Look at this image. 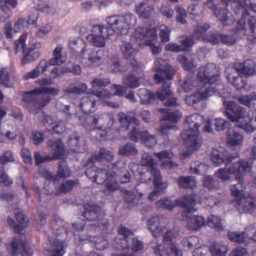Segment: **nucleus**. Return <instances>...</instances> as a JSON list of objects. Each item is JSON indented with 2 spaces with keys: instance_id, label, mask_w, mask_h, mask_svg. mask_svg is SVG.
<instances>
[{
  "instance_id": "obj_25",
  "label": "nucleus",
  "mask_w": 256,
  "mask_h": 256,
  "mask_svg": "<svg viewBox=\"0 0 256 256\" xmlns=\"http://www.w3.org/2000/svg\"><path fill=\"white\" fill-rule=\"evenodd\" d=\"M224 86L219 82L216 83H207L205 85L204 90L201 89L200 94L204 100H205L212 95H220L222 97V94L224 92H222L224 90Z\"/></svg>"
},
{
  "instance_id": "obj_58",
  "label": "nucleus",
  "mask_w": 256,
  "mask_h": 256,
  "mask_svg": "<svg viewBox=\"0 0 256 256\" xmlns=\"http://www.w3.org/2000/svg\"><path fill=\"white\" fill-rule=\"evenodd\" d=\"M171 30V28L166 25H160L159 36L162 43H166L170 41Z\"/></svg>"
},
{
  "instance_id": "obj_8",
  "label": "nucleus",
  "mask_w": 256,
  "mask_h": 256,
  "mask_svg": "<svg viewBox=\"0 0 256 256\" xmlns=\"http://www.w3.org/2000/svg\"><path fill=\"white\" fill-rule=\"evenodd\" d=\"M172 233L168 230L163 236V244L157 242L152 246L154 252L156 256H182V252L174 244L172 240Z\"/></svg>"
},
{
  "instance_id": "obj_24",
  "label": "nucleus",
  "mask_w": 256,
  "mask_h": 256,
  "mask_svg": "<svg viewBox=\"0 0 256 256\" xmlns=\"http://www.w3.org/2000/svg\"><path fill=\"white\" fill-rule=\"evenodd\" d=\"M118 120L120 124V128L124 131L127 130L130 124H136V127L137 128L139 126V120L130 112H119L118 114Z\"/></svg>"
},
{
  "instance_id": "obj_42",
  "label": "nucleus",
  "mask_w": 256,
  "mask_h": 256,
  "mask_svg": "<svg viewBox=\"0 0 256 256\" xmlns=\"http://www.w3.org/2000/svg\"><path fill=\"white\" fill-rule=\"evenodd\" d=\"M48 68V62L46 60H42L40 61L38 64L36 68L32 71L26 74L24 76V78L25 80H28L30 78H37L40 74L45 72Z\"/></svg>"
},
{
  "instance_id": "obj_21",
  "label": "nucleus",
  "mask_w": 256,
  "mask_h": 256,
  "mask_svg": "<svg viewBox=\"0 0 256 256\" xmlns=\"http://www.w3.org/2000/svg\"><path fill=\"white\" fill-rule=\"evenodd\" d=\"M166 222V218L162 215L152 216L148 222V228L154 237L158 238L160 236Z\"/></svg>"
},
{
  "instance_id": "obj_53",
  "label": "nucleus",
  "mask_w": 256,
  "mask_h": 256,
  "mask_svg": "<svg viewBox=\"0 0 256 256\" xmlns=\"http://www.w3.org/2000/svg\"><path fill=\"white\" fill-rule=\"evenodd\" d=\"M124 198L126 202L130 206H134L139 203V199L134 193L131 190H124Z\"/></svg>"
},
{
  "instance_id": "obj_15",
  "label": "nucleus",
  "mask_w": 256,
  "mask_h": 256,
  "mask_svg": "<svg viewBox=\"0 0 256 256\" xmlns=\"http://www.w3.org/2000/svg\"><path fill=\"white\" fill-rule=\"evenodd\" d=\"M86 122L90 124H94L99 129L106 130L110 128L114 123V116L112 113L104 112L100 114L88 115L86 117Z\"/></svg>"
},
{
  "instance_id": "obj_45",
  "label": "nucleus",
  "mask_w": 256,
  "mask_h": 256,
  "mask_svg": "<svg viewBox=\"0 0 256 256\" xmlns=\"http://www.w3.org/2000/svg\"><path fill=\"white\" fill-rule=\"evenodd\" d=\"M58 168L56 174L58 182L62 179H66L71 176V170L64 160L58 162Z\"/></svg>"
},
{
  "instance_id": "obj_22",
  "label": "nucleus",
  "mask_w": 256,
  "mask_h": 256,
  "mask_svg": "<svg viewBox=\"0 0 256 256\" xmlns=\"http://www.w3.org/2000/svg\"><path fill=\"white\" fill-rule=\"evenodd\" d=\"M153 178V184L154 186V190L151 192L148 196L150 200H154L156 196H158L166 187V185L162 182V177L160 172L158 168L153 169L150 172Z\"/></svg>"
},
{
  "instance_id": "obj_47",
  "label": "nucleus",
  "mask_w": 256,
  "mask_h": 256,
  "mask_svg": "<svg viewBox=\"0 0 256 256\" xmlns=\"http://www.w3.org/2000/svg\"><path fill=\"white\" fill-rule=\"evenodd\" d=\"M118 154L126 156H134L138 154V150L134 144L128 142L120 148Z\"/></svg>"
},
{
  "instance_id": "obj_30",
  "label": "nucleus",
  "mask_w": 256,
  "mask_h": 256,
  "mask_svg": "<svg viewBox=\"0 0 256 256\" xmlns=\"http://www.w3.org/2000/svg\"><path fill=\"white\" fill-rule=\"evenodd\" d=\"M174 127V126L168 122H164L161 124L158 128V140L162 141L160 144L163 147H168L170 143L169 138L170 130Z\"/></svg>"
},
{
  "instance_id": "obj_31",
  "label": "nucleus",
  "mask_w": 256,
  "mask_h": 256,
  "mask_svg": "<svg viewBox=\"0 0 256 256\" xmlns=\"http://www.w3.org/2000/svg\"><path fill=\"white\" fill-rule=\"evenodd\" d=\"M40 43H36L26 50H24L21 62L22 65L34 61L38 58L40 53L37 52H33V51L36 48L40 47Z\"/></svg>"
},
{
  "instance_id": "obj_43",
  "label": "nucleus",
  "mask_w": 256,
  "mask_h": 256,
  "mask_svg": "<svg viewBox=\"0 0 256 256\" xmlns=\"http://www.w3.org/2000/svg\"><path fill=\"white\" fill-rule=\"evenodd\" d=\"M180 188L194 189L196 187V181L194 176H180L176 179Z\"/></svg>"
},
{
  "instance_id": "obj_10",
  "label": "nucleus",
  "mask_w": 256,
  "mask_h": 256,
  "mask_svg": "<svg viewBox=\"0 0 256 256\" xmlns=\"http://www.w3.org/2000/svg\"><path fill=\"white\" fill-rule=\"evenodd\" d=\"M84 208L82 216L87 221H95L96 222L95 225H104L108 228L110 224L106 220H104V212L100 206L95 204L87 202L84 204Z\"/></svg>"
},
{
  "instance_id": "obj_41",
  "label": "nucleus",
  "mask_w": 256,
  "mask_h": 256,
  "mask_svg": "<svg viewBox=\"0 0 256 256\" xmlns=\"http://www.w3.org/2000/svg\"><path fill=\"white\" fill-rule=\"evenodd\" d=\"M136 94L140 98V102L142 104H151L156 98V94L146 88H140Z\"/></svg>"
},
{
  "instance_id": "obj_56",
  "label": "nucleus",
  "mask_w": 256,
  "mask_h": 256,
  "mask_svg": "<svg viewBox=\"0 0 256 256\" xmlns=\"http://www.w3.org/2000/svg\"><path fill=\"white\" fill-rule=\"evenodd\" d=\"M178 60L182 65L184 70L189 72H193L195 70L196 66L194 64V60H188L186 57L184 56H180L178 57Z\"/></svg>"
},
{
  "instance_id": "obj_54",
  "label": "nucleus",
  "mask_w": 256,
  "mask_h": 256,
  "mask_svg": "<svg viewBox=\"0 0 256 256\" xmlns=\"http://www.w3.org/2000/svg\"><path fill=\"white\" fill-rule=\"evenodd\" d=\"M246 233L244 232H230L228 234L229 240L234 242L240 244L244 242L246 240Z\"/></svg>"
},
{
  "instance_id": "obj_1",
  "label": "nucleus",
  "mask_w": 256,
  "mask_h": 256,
  "mask_svg": "<svg viewBox=\"0 0 256 256\" xmlns=\"http://www.w3.org/2000/svg\"><path fill=\"white\" fill-rule=\"evenodd\" d=\"M36 82L40 86L24 92L22 100L26 104L32 106L36 110H40L45 107L50 100V96L44 94H48L55 96L58 94V90L55 88L47 86L52 84V80L50 78H42L38 80Z\"/></svg>"
},
{
  "instance_id": "obj_18",
  "label": "nucleus",
  "mask_w": 256,
  "mask_h": 256,
  "mask_svg": "<svg viewBox=\"0 0 256 256\" xmlns=\"http://www.w3.org/2000/svg\"><path fill=\"white\" fill-rule=\"evenodd\" d=\"M130 140L136 142L140 140L147 147L152 148L156 144V136L150 135L147 130L140 131L138 128L133 126L132 130L129 132Z\"/></svg>"
},
{
  "instance_id": "obj_39",
  "label": "nucleus",
  "mask_w": 256,
  "mask_h": 256,
  "mask_svg": "<svg viewBox=\"0 0 256 256\" xmlns=\"http://www.w3.org/2000/svg\"><path fill=\"white\" fill-rule=\"evenodd\" d=\"M79 184L80 180L78 179L62 180L59 185L56 194L59 195L61 194H67L72 190L74 187L78 186Z\"/></svg>"
},
{
  "instance_id": "obj_36",
  "label": "nucleus",
  "mask_w": 256,
  "mask_h": 256,
  "mask_svg": "<svg viewBox=\"0 0 256 256\" xmlns=\"http://www.w3.org/2000/svg\"><path fill=\"white\" fill-rule=\"evenodd\" d=\"M245 172H242L240 174L236 176V178L238 179L239 181L236 184L232 185L230 186V191L232 195L236 199L244 195V192L246 190V186L242 182L243 178L242 174Z\"/></svg>"
},
{
  "instance_id": "obj_46",
  "label": "nucleus",
  "mask_w": 256,
  "mask_h": 256,
  "mask_svg": "<svg viewBox=\"0 0 256 256\" xmlns=\"http://www.w3.org/2000/svg\"><path fill=\"white\" fill-rule=\"evenodd\" d=\"M123 56L126 59L134 60L133 58L138 53V50L134 48L130 42H124L120 46ZM130 61H129V62Z\"/></svg>"
},
{
  "instance_id": "obj_7",
  "label": "nucleus",
  "mask_w": 256,
  "mask_h": 256,
  "mask_svg": "<svg viewBox=\"0 0 256 256\" xmlns=\"http://www.w3.org/2000/svg\"><path fill=\"white\" fill-rule=\"evenodd\" d=\"M225 165L226 168H220L216 174V176L222 181L230 180L232 174L236 176L242 172H246L250 170V166L248 161L246 160H240L232 163H226Z\"/></svg>"
},
{
  "instance_id": "obj_37",
  "label": "nucleus",
  "mask_w": 256,
  "mask_h": 256,
  "mask_svg": "<svg viewBox=\"0 0 256 256\" xmlns=\"http://www.w3.org/2000/svg\"><path fill=\"white\" fill-rule=\"evenodd\" d=\"M159 111L164 114L160 118V121L166 120L176 124L182 118V114L178 110L170 112L168 109L160 108Z\"/></svg>"
},
{
  "instance_id": "obj_38",
  "label": "nucleus",
  "mask_w": 256,
  "mask_h": 256,
  "mask_svg": "<svg viewBox=\"0 0 256 256\" xmlns=\"http://www.w3.org/2000/svg\"><path fill=\"white\" fill-rule=\"evenodd\" d=\"M154 11L152 5H148L145 2L136 4V12L140 18H149Z\"/></svg>"
},
{
  "instance_id": "obj_48",
  "label": "nucleus",
  "mask_w": 256,
  "mask_h": 256,
  "mask_svg": "<svg viewBox=\"0 0 256 256\" xmlns=\"http://www.w3.org/2000/svg\"><path fill=\"white\" fill-rule=\"evenodd\" d=\"M66 252L63 242L54 239L52 241V248H50V253L52 254L50 256H62Z\"/></svg>"
},
{
  "instance_id": "obj_57",
  "label": "nucleus",
  "mask_w": 256,
  "mask_h": 256,
  "mask_svg": "<svg viewBox=\"0 0 256 256\" xmlns=\"http://www.w3.org/2000/svg\"><path fill=\"white\" fill-rule=\"evenodd\" d=\"M110 68L113 73L124 72L128 69L127 66H122L120 64V60L118 58H114L110 60Z\"/></svg>"
},
{
  "instance_id": "obj_33",
  "label": "nucleus",
  "mask_w": 256,
  "mask_h": 256,
  "mask_svg": "<svg viewBox=\"0 0 256 256\" xmlns=\"http://www.w3.org/2000/svg\"><path fill=\"white\" fill-rule=\"evenodd\" d=\"M228 144L232 146H240L243 143L244 136L238 131L234 128L228 129L226 134Z\"/></svg>"
},
{
  "instance_id": "obj_60",
  "label": "nucleus",
  "mask_w": 256,
  "mask_h": 256,
  "mask_svg": "<svg viewBox=\"0 0 256 256\" xmlns=\"http://www.w3.org/2000/svg\"><path fill=\"white\" fill-rule=\"evenodd\" d=\"M208 224L210 227L222 230V220L218 216L210 215L208 218Z\"/></svg>"
},
{
  "instance_id": "obj_19",
  "label": "nucleus",
  "mask_w": 256,
  "mask_h": 256,
  "mask_svg": "<svg viewBox=\"0 0 256 256\" xmlns=\"http://www.w3.org/2000/svg\"><path fill=\"white\" fill-rule=\"evenodd\" d=\"M22 236H18L13 238L11 244L12 256H32L33 252L27 244L26 240H22Z\"/></svg>"
},
{
  "instance_id": "obj_52",
  "label": "nucleus",
  "mask_w": 256,
  "mask_h": 256,
  "mask_svg": "<svg viewBox=\"0 0 256 256\" xmlns=\"http://www.w3.org/2000/svg\"><path fill=\"white\" fill-rule=\"evenodd\" d=\"M0 84L8 88L12 86L10 82V74L6 68H2L0 70Z\"/></svg>"
},
{
  "instance_id": "obj_63",
  "label": "nucleus",
  "mask_w": 256,
  "mask_h": 256,
  "mask_svg": "<svg viewBox=\"0 0 256 256\" xmlns=\"http://www.w3.org/2000/svg\"><path fill=\"white\" fill-rule=\"evenodd\" d=\"M12 183V180L5 172L4 168L0 166V184L2 186H10Z\"/></svg>"
},
{
  "instance_id": "obj_35",
  "label": "nucleus",
  "mask_w": 256,
  "mask_h": 256,
  "mask_svg": "<svg viewBox=\"0 0 256 256\" xmlns=\"http://www.w3.org/2000/svg\"><path fill=\"white\" fill-rule=\"evenodd\" d=\"M133 35L137 40H141L145 38L150 39L152 38H157L156 30L154 28H148L144 27L136 28Z\"/></svg>"
},
{
  "instance_id": "obj_44",
  "label": "nucleus",
  "mask_w": 256,
  "mask_h": 256,
  "mask_svg": "<svg viewBox=\"0 0 256 256\" xmlns=\"http://www.w3.org/2000/svg\"><path fill=\"white\" fill-rule=\"evenodd\" d=\"M238 102L249 108L256 109V92H252L249 95L242 94L237 98Z\"/></svg>"
},
{
  "instance_id": "obj_28",
  "label": "nucleus",
  "mask_w": 256,
  "mask_h": 256,
  "mask_svg": "<svg viewBox=\"0 0 256 256\" xmlns=\"http://www.w3.org/2000/svg\"><path fill=\"white\" fill-rule=\"evenodd\" d=\"M240 74L236 70L230 72H228L226 78L236 90L248 89L249 86L246 83L247 80L244 79Z\"/></svg>"
},
{
  "instance_id": "obj_50",
  "label": "nucleus",
  "mask_w": 256,
  "mask_h": 256,
  "mask_svg": "<svg viewBox=\"0 0 256 256\" xmlns=\"http://www.w3.org/2000/svg\"><path fill=\"white\" fill-rule=\"evenodd\" d=\"M205 220L202 216H192L188 220V225L194 230H198L204 225Z\"/></svg>"
},
{
  "instance_id": "obj_14",
  "label": "nucleus",
  "mask_w": 256,
  "mask_h": 256,
  "mask_svg": "<svg viewBox=\"0 0 256 256\" xmlns=\"http://www.w3.org/2000/svg\"><path fill=\"white\" fill-rule=\"evenodd\" d=\"M197 77L198 80L204 85L207 83L218 82L220 78V74L217 73L216 66L213 64L200 66L198 70Z\"/></svg>"
},
{
  "instance_id": "obj_16",
  "label": "nucleus",
  "mask_w": 256,
  "mask_h": 256,
  "mask_svg": "<svg viewBox=\"0 0 256 256\" xmlns=\"http://www.w3.org/2000/svg\"><path fill=\"white\" fill-rule=\"evenodd\" d=\"M238 156V154H232L222 146L214 148L210 152V158L212 163L216 166L222 164L232 163Z\"/></svg>"
},
{
  "instance_id": "obj_61",
  "label": "nucleus",
  "mask_w": 256,
  "mask_h": 256,
  "mask_svg": "<svg viewBox=\"0 0 256 256\" xmlns=\"http://www.w3.org/2000/svg\"><path fill=\"white\" fill-rule=\"evenodd\" d=\"M86 88L84 84H80L78 86L72 85L66 88L64 92L68 94H81L84 92Z\"/></svg>"
},
{
  "instance_id": "obj_6",
  "label": "nucleus",
  "mask_w": 256,
  "mask_h": 256,
  "mask_svg": "<svg viewBox=\"0 0 256 256\" xmlns=\"http://www.w3.org/2000/svg\"><path fill=\"white\" fill-rule=\"evenodd\" d=\"M106 22L112 28L114 32L120 34H126L132 26H134L136 22V16L132 14H126L124 16L114 15L108 16Z\"/></svg>"
},
{
  "instance_id": "obj_34",
  "label": "nucleus",
  "mask_w": 256,
  "mask_h": 256,
  "mask_svg": "<svg viewBox=\"0 0 256 256\" xmlns=\"http://www.w3.org/2000/svg\"><path fill=\"white\" fill-rule=\"evenodd\" d=\"M214 14L224 25H230L235 21L234 17L228 11V7L224 6L221 8H218L214 11Z\"/></svg>"
},
{
  "instance_id": "obj_49",
  "label": "nucleus",
  "mask_w": 256,
  "mask_h": 256,
  "mask_svg": "<svg viewBox=\"0 0 256 256\" xmlns=\"http://www.w3.org/2000/svg\"><path fill=\"white\" fill-rule=\"evenodd\" d=\"M154 156L158 158L159 160H162L164 159L167 158L166 160H164L162 162L161 166L164 168H170L172 167V162L170 160V152L168 150H163L160 152L154 153Z\"/></svg>"
},
{
  "instance_id": "obj_17",
  "label": "nucleus",
  "mask_w": 256,
  "mask_h": 256,
  "mask_svg": "<svg viewBox=\"0 0 256 256\" xmlns=\"http://www.w3.org/2000/svg\"><path fill=\"white\" fill-rule=\"evenodd\" d=\"M240 6V14H241V18L238 21V30H242L246 33L245 27L246 26V20L250 15L248 9L256 12V4L252 3L250 0H236L233 2L234 6Z\"/></svg>"
},
{
  "instance_id": "obj_23",
  "label": "nucleus",
  "mask_w": 256,
  "mask_h": 256,
  "mask_svg": "<svg viewBox=\"0 0 256 256\" xmlns=\"http://www.w3.org/2000/svg\"><path fill=\"white\" fill-rule=\"evenodd\" d=\"M236 71L248 78L256 74V63L252 59H248L242 62L236 63L234 66Z\"/></svg>"
},
{
  "instance_id": "obj_29",
  "label": "nucleus",
  "mask_w": 256,
  "mask_h": 256,
  "mask_svg": "<svg viewBox=\"0 0 256 256\" xmlns=\"http://www.w3.org/2000/svg\"><path fill=\"white\" fill-rule=\"evenodd\" d=\"M81 138L78 136L76 132L70 136L68 141L70 148L74 152L82 153L86 150L87 146L86 142L82 140Z\"/></svg>"
},
{
  "instance_id": "obj_2",
  "label": "nucleus",
  "mask_w": 256,
  "mask_h": 256,
  "mask_svg": "<svg viewBox=\"0 0 256 256\" xmlns=\"http://www.w3.org/2000/svg\"><path fill=\"white\" fill-rule=\"evenodd\" d=\"M153 70L156 72L154 79L156 83L162 82L160 88L157 90L156 96L158 100H163L172 94L171 82L166 80H171L174 78L175 70L168 64V60L157 58L154 62Z\"/></svg>"
},
{
  "instance_id": "obj_40",
  "label": "nucleus",
  "mask_w": 256,
  "mask_h": 256,
  "mask_svg": "<svg viewBox=\"0 0 256 256\" xmlns=\"http://www.w3.org/2000/svg\"><path fill=\"white\" fill-rule=\"evenodd\" d=\"M248 16V22L250 30V34H247L246 29V33H244V31L242 30L238 31V28L236 30V32L238 33L240 32H243L244 34L247 35L246 38L250 44H255L256 43V34L255 32L256 30V17L250 16V14Z\"/></svg>"
},
{
  "instance_id": "obj_12",
  "label": "nucleus",
  "mask_w": 256,
  "mask_h": 256,
  "mask_svg": "<svg viewBox=\"0 0 256 256\" xmlns=\"http://www.w3.org/2000/svg\"><path fill=\"white\" fill-rule=\"evenodd\" d=\"M92 34H89L86 39L94 46L103 47L106 44V39L114 33L112 28L101 25H94L92 30Z\"/></svg>"
},
{
  "instance_id": "obj_4",
  "label": "nucleus",
  "mask_w": 256,
  "mask_h": 256,
  "mask_svg": "<svg viewBox=\"0 0 256 256\" xmlns=\"http://www.w3.org/2000/svg\"><path fill=\"white\" fill-rule=\"evenodd\" d=\"M224 108V114L232 122H236L238 126L247 132H252L254 127L252 124V118L246 116V110L236 102L226 100H222Z\"/></svg>"
},
{
  "instance_id": "obj_26",
  "label": "nucleus",
  "mask_w": 256,
  "mask_h": 256,
  "mask_svg": "<svg viewBox=\"0 0 256 256\" xmlns=\"http://www.w3.org/2000/svg\"><path fill=\"white\" fill-rule=\"evenodd\" d=\"M238 208L242 209L244 212L252 213L256 206V199L249 194L244 195L236 199Z\"/></svg>"
},
{
  "instance_id": "obj_27",
  "label": "nucleus",
  "mask_w": 256,
  "mask_h": 256,
  "mask_svg": "<svg viewBox=\"0 0 256 256\" xmlns=\"http://www.w3.org/2000/svg\"><path fill=\"white\" fill-rule=\"evenodd\" d=\"M198 195L196 194H186L182 196L180 200H176L175 203L176 206L180 205L182 208L186 209L189 213L193 212L194 206L197 203Z\"/></svg>"
},
{
  "instance_id": "obj_62",
  "label": "nucleus",
  "mask_w": 256,
  "mask_h": 256,
  "mask_svg": "<svg viewBox=\"0 0 256 256\" xmlns=\"http://www.w3.org/2000/svg\"><path fill=\"white\" fill-rule=\"evenodd\" d=\"M203 100L200 92H195L186 98V102L189 106H194Z\"/></svg>"
},
{
  "instance_id": "obj_64",
  "label": "nucleus",
  "mask_w": 256,
  "mask_h": 256,
  "mask_svg": "<svg viewBox=\"0 0 256 256\" xmlns=\"http://www.w3.org/2000/svg\"><path fill=\"white\" fill-rule=\"evenodd\" d=\"M219 182L216 180L211 176H208L204 177V186L210 190L216 188L218 185Z\"/></svg>"
},
{
  "instance_id": "obj_5",
  "label": "nucleus",
  "mask_w": 256,
  "mask_h": 256,
  "mask_svg": "<svg viewBox=\"0 0 256 256\" xmlns=\"http://www.w3.org/2000/svg\"><path fill=\"white\" fill-rule=\"evenodd\" d=\"M188 130L182 132L181 136L192 150H198L202 146V138L199 127L204 122V117L198 113L192 114L186 118Z\"/></svg>"
},
{
  "instance_id": "obj_13",
  "label": "nucleus",
  "mask_w": 256,
  "mask_h": 256,
  "mask_svg": "<svg viewBox=\"0 0 256 256\" xmlns=\"http://www.w3.org/2000/svg\"><path fill=\"white\" fill-rule=\"evenodd\" d=\"M94 182L99 184L106 182V188L110 190H114L117 188V175L112 170L98 168Z\"/></svg>"
},
{
  "instance_id": "obj_32",
  "label": "nucleus",
  "mask_w": 256,
  "mask_h": 256,
  "mask_svg": "<svg viewBox=\"0 0 256 256\" xmlns=\"http://www.w3.org/2000/svg\"><path fill=\"white\" fill-rule=\"evenodd\" d=\"M114 156L113 153L104 148H100L98 154H92L88 160V164H93L96 162H102L106 160L108 162L113 160Z\"/></svg>"
},
{
  "instance_id": "obj_59",
  "label": "nucleus",
  "mask_w": 256,
  "mask_h": 256,
  "mask_svg": "<svg viewBox=\"0 0 256 256\" xmlns=\"http://www.w3.org/2000/svg\"><path fill=\"white\" fill-rule=\"evenodd\" d=\"M156 204L159 209L168 210L170 211L172 210L174 208L172 202L167 198H161L156 202Z\"/></svg>"
},
{
  "instance_id": "obj_9",
  "label": "nucleus",
  "mask_w": 256,
  "mask_h": 256,
  "mask_svg": "<svg viewBox=\"0 0 256 256\" xmlns=\"http://www.w3.org/2000/svg\"><path fill=\"white\" fill-rule=\"evenodd\" d=\"M47 145L53 152L52 156L48 155L42 156L39 152L34 154L35 164L38 166L45 162H50L54 160L62 159L64 155V144L61 139L50 140L47 142Z\"/></svg>"
},
{
  "instance_id": "obj_20",
  "label": "nucleus",
  "mask_w": 256,
  "mask_h": 256,
  "mask_svg": "<svg viewBox=\"0 0 256 256\" xmlns=\"http://www.w3.org/2000/svg\"><path fill=\"white\" fill-rule=\"evenodd\" d=\"M82 54L84 56H88V65L89 66H98L100 65L104 62L106 56L105 52L100 49L94 50L91 48L86 49L83 48L82 50Z\"/></svg>"
},
{
  "instance_id": "obj_3",
  "label": "nucleus",
  "mask_w": 256,
  "mask_h": 256,
  "mask_svg": "<svg viewBox=\"0 0 256 256\" xmlns=\"http://www.w3.org/2000/svg\"><path fill=\"white\" fill-rule=\"evenodd\" d=\"M93 94L86 95L82 98L79 104L80 109L87 114L96 110V100L94 96L101 98L102 100L110 98L113 95L104 88L110 83L108 78H94L92 82Z\"/></svg>"
},
{
  "instance_id": "obj_55",
  "label": "nucleus",
  "mask_w": 256,
  "mask_h": 256,
  "mask_svg": "<svg viewBox=\"0 0 256 256\" xmlns=\"http://www.w3.org/2000/svg\"><path fill=\"white\" fill-rule=\"evenodd\" d=\"M140 163L142 165L148 166L150 172L151 170L156 168L157 164L154 162L152 156L147 153L142 154Z\"/></svg>"
},
{
  "instance_id": "obj_51",
  "label": "nucleus",
  "mask_w": 256,
  "mask_h": 256,
  "mask_svg": "<svg viewBox=\"0 0 256 256\" xmlns=\"http://www.w3.org/2000/svg\"><path fill=\"white\" fill-rule=\"evenodd\" d=\"M209 251L214 256H225L228 248L224 244L214 242L209 248Z\"/></svg>"
},
{
  "instance_id": "obj_11",
  "label": "nucleus",
  "mask_w": 256,
  "mask_h": 256,
  "mask_svg": "<svg viewBox=\"0 0 256 256\" xmlns=\"http://www.w3.org/2000/svg\"><path fill=\"white\" fill-rule=\"evenodd\" d=\"M131 70L129 74L123 79L124 84L131 88H136L140 85V80L142 78L144 66L142 62L136 60H132L130 62Z\"/></svg>"
}]
</instances>
